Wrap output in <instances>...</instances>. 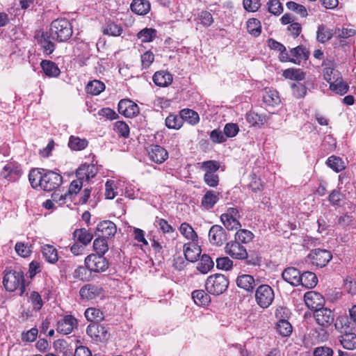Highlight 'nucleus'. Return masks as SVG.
<instances>
[{
    "mask_svg": "<svg viewBox=\"0 0 356 356\" xmlns=\"http://www.w3.org/2000/svg\"><path fill=\"white\" fill-rule=\"evenodd\" d=\"M29 179L33 188L40 187L45 191H51L60 186L63 177L60 175L44 169L33 170L29 175Z\"/></svg>",
    "mask_w": 356,
    "mask_h": 356,
    "instance_id": "nucleus-1",
    "label": "nucleus"
},
{
    "mask_svg": "<svg viewBox=\"0 0 356 356\" xmlns=\"http://www.w3.org/2000/svg\"><path fill=\"white\" fill-rule=\"evenodd\" d=\"M346 321L347 319L343 317L337 318L334 327L341 333L339 339L343 348L354 350L356 348V334L351 331L349 325H346L345 322Z\"/></svg>",
    "mask_w": 356,
    "mask_h": 356,
    "instance_id": "nucleus-2",
    "label": "nucleus"
},
{
    "mask_svg": "<svg viewBox=\"0 0 356 356\" xmlns=\"http://www.w3.org/2000/svg\"><path fill=\"white\" fill-rule=\"evenodd\" d=\"M49 33L51 39L65 42L72 36V27L68 20L58 19L51 22Z\"/></svg>",
    "mask_w": 356,
    "mask_h": 356,
    "instance_id": "nucleus-3",
    "label": "nucleus"
},
{
    "mask_svg": "<svg viewBox=\"0 0 356 356\" xmlns=\"http://www.w3.org/2000/svg\"><path fill=\"white\" fill-rule=\"evenodd\" d=\"M3 284L5 289L8 291H14L19 288L22 296L25 290L24 285V274L22 271H9L7 272L3 279Z\"/></svg>",
    "mask_w": 356,
    "mask_h": 356,
    "instance_id": "nucleus-4",
    "label": "nucleus"
},
{
    "mask_svg": "<svg viewBox=\"0 0 356 356\" xmlns=\"http://www.w3.org/2000/svg\"><path fill=\"white\" fill-rule=\"evenodd\" d=\"M228 285V280L225 275L216 274L207 278L205 287L209 293L218 296L222 294L227 289Z\"/></svg>",
    "mask_w": 356,
    "mask_h": 356,
    "instance_id": "nucleus-5",
    "label": "nucleus"
},
{
    "mask_svg": "<svg viewBox=\"0 0 356 356\" xmlns=\"http://www.w3.org/2000/svg\"><path fill=\"white\" fill-rule=\"evenodd\" d=\"M314 318L316 323L325 331L332 324L334 325V314L333 311L327 307H322L314 312Z\"/></svg>",
    "mask_w": 356,
    "mask_h": 356,
    "instance_id": "nucleus-6",
    "label": "nucleus"
},
{
    "mask_svg": "<svg viewBox=\"0 0 356 356\" xmlns=\"http://www.w3.org/2000/svg\"><path fill=\"white\" fill-rule=\"evenodd\" d=\"M332 257L328 250L318 248L310 251L306 257V261L317 267L323 268L328 264Z\"/></svg>",
    "mask_w": 356,
    "mask_h": 356,
    "instance_id": "nucleus-7",
    "label": "nucleus"
},
{
    "mask_svg": "<svg viewBox=\"0 0 356 356\" xmlns=\"http://www.w3.org/2000/svg\"><path fill=\"white\" fill-rule=\"evenodd\" d=\"M255 299L261 307L268 308L274 300L273 290L268 285L262 284L256 290Z\"/></svg>",
    "mask_w": 356,
    "mask_h": 356,
    "instance_id": "nucleus-8",
    "label": "nucleus"
},
{
    "mask_svg": "<svg viewBox=\"0 0 356 356\" xmlns=\"http://www.w3.org/2000/svg\"><path fill=\"white\" fill-rule=\"evenodd\" d=\"M85 264L87 269L95 273L105 271L108 267V262L103 255L91 254L86 257Z\"/></svg>",
    "mask_w": 356,
    "mask_h": 356,
    "instance_id": "nucleus-9",
    "label": "nucleus"
},
{
    "mask_svg": "<svg viewBox=\"0 0 356 356\" xmlns=\"http://www.w3.org/2000/svg\"><path fill=\"white\" fill-rule=\"evenodd\" d=\"M239 211L236 208L229 207L225 213L220 216V220L228 230H236L241 227L238 219Z\"/></svg>",
    "mask_w": 356,
    "mask_h": 356,
    "instance_id": "nucleus-10",
    "label": "nucleus"
},
{
    "mask_svg": "<svg viewBox=\"0 0 356 356\" xmlns=\"http://www.w3.org/2000/svg\"><path fill=\"white\" fill-rule=\"evenodd\" d=\"M225 250V252L233 259L243 260L248 258V252L245 248L238 241L228 242Z\"/></svg>",
    "mask_w": 356,
    "mask_h": 356,
    "instance_id": "nucleus-11",
    "label": "nucleus"
},
{
    "mask_svg": "<svg viewBox=\"0 0 356 356\" xmlns=\"http://www.w3.org/2000/svg\"><path fill=\"white\" fill-rule=\"evenodd\" d=\"M86 333L96 341H106L110 336L108 329L100 324H90L86 329Z\"/></svg>",
    "mask_w": 356,
    "mask_h": 356,
    "instance_id": "nucleus-12",
    "label": "nucleus"
},
{
    "mask_svg": "<svg viewBox=\"0 0 356 356\" xmlns=\"http://www.w3.org/2000/svg\"><path fill=\"white\" fill-rule=\"evenodd\" d=\"M304 301L307 307L314 312L321 308L325 302L324 298L319 293L314 291H308L305 294Z\"/></svg>",
    "mask_w": 356,
    "mask_h": 356,
    "instance_id": "nucleus-13",
    "label": "nucleus"
},
{
    "mask_svg": "<svg viewBox=\"0 0 356 356\" xmlns=\"http://www.w3.org/2000/svg\"><path fill=\"white\" fill-rule=\"evenodd\" d=\"M209 239L211 244L220 246L227 240L226 232L220 225H214L209 229Z\"/></svg>",
    "mask_w": 356,
    "mask_h": 356,
    "instance_id": "nucleus-14",
    "label": "nucleus"
},
{
    "mask_svg": "<svg viewBox=\"0 0 356 356\" xmlns=\"http://www.w3.org/2000/svg\"><path fill=\"white\" fill-rule=\"evenodd\" d=\"M77 320L71 315H67L57 323V331L63 334L71 333L77 327Z\"/></svg>",
    "mask_w": 356,
    "mask_h": 356,
    "instance_id": "nucleus-15",
    "label": "nucleus"
},
{
    "mask_svg": "<svg viewBox=\"0 0 356 356\" xmlns=\"http://www.w3.org/2000/svg\"><path fill=\"white\" fill-rule=\"evenodd\" d=\"M118 111L127 118H133L138 113L139 108L137 104L133 102L122 99L118 103Z\"/></svg>",
    "mask_w": 356,
    "mask_h": 356,
    "instance_id": "nucleus-16",
    "label": "nucleus"
},
{
    "mask_svg": "<svg viewBox=\"0 0 356 356\" xmlns=\"http://www.w3.org/2000/svg\"><path fill=\"white\" fill-rule=\"evenodd\" d=\"M147 151L149 159L154 163H162L168 158V152L160 145H151Z\"/></svg>",
    "mask_w": 356,
    "mask_h": 356,
    "instance_id": "nucleus-17",
    "label": "nucleus"
},
{
    "mask_svg": "<svg viewBox=\"0 0 356 356\" xmlns=\"http://www.w3.org/2000/svg\"><path fill=\"white\" fill-rule=\"evenodd\" d=\"M183 251L187 261L195 262L200 257L202 250L195 242H190L184 245Z\"/></svg>",
    "mask_w": 356,
    "mask_h": 356,
    "instance_id": "nucleus-18",
    "label": "nucleus"
},
{
    "mask_svg": "<svg viewBox=\"0 0 356 356\" xmlns=\"http://www.w3.org/2000/svg\"><path fill=\"white\" fill-rule=\"evenodd\" d=\"M97 232L100 233L99 236L109 238L114 236L117 232V227L112 221L104 220L97 225Z\"/></svg>",
    "mask_w": 356,
    "mask_h": 356,
    "instance_id": "nucleus-19",
    "label": "nucleus"
},
{
    "mask_svg": "<svg viewBox=\"0 0 356 356\" xmlns=\"http://www.w3.org/2000/svg\"><path fill=\"white\" fill-rule=\"evenodd\" d=\"M97 172V167L92 164H83L76 170V177L79 179L89 181Z\"/></svg>",
    "mask_w": 356,
    "mask_h": 356,
    "instance_id": "nucleus-20",
    "label": "nucleus"
},
{
    "mask_svg": "<svg viewBox=\"0 0 356 356\" xmlns=\"http://www.w3.org/2000/svg\"><path fill=\"white\" fill-rule=\"evenodd\" d=\"M102 288L95 284H86L81 288L79 294L83 299L92 300L102 294Z\"/></svg>",
    "mask_w": 356,
    "mask_h": 356,
    "instance_id": "nucleus-21",
    "label": "nucleus"
},
{
    "mask_svg": "<svg viewBox=\"0 0 356 356\" xmlns=\"http://www.w3.org/2000/svg\"><path fill=\"white\" fill-rule=\"evenodd\" d=\"M300 271L293 267H289L284 270L282 277L284 281L293 286H298L301 283Z\"/></svg>",
    "mask_w": 356,
    "mask_h": 356,
    "instance_id": "nucleus-22",
    "label": "nucleus"
},
{
    "mask_svg": "<svg viewBox=\"0 0 356 356\" xmlns=\"http://www.w3.org/2000/svg\"><path fill=\"white\" fill-rule=\"evenodd\" d=\"M43 257L50 264H56L58 261L57 249L52 245L45 244L41 247Z\"/></svg>",
    "mask_w": 356,
    "mask_h": 356,
    "instance_id": "nucleus-23",
    "label": "nucleus"
},
{
    "mask_svg": "<svg viewBox=\"0 0 356 356\" xmlns=\"http://www.w3.org/2000/svg\"><path fill=\"white\" fill-rule=\"evenodd\" d=\"M237 286L246 291H252L255 286V280L250 275H241L236 279Z\"/></svg>",
    "mask_w": 356,
    "mask_h": 356,
    "instance_id": "nucleus-24",
    "label": "nucleus"
},
{
    "mask_svg": "<svg viewBox=\"0 0 356 356\" xmlns=\"http://www.w3.org/2000/svg\"><path fill=\"white\" fill-rule=\"evenodd\" d=\"M219 200V193L209 190L202 199L201 204L205 209H211Z\"/></svg>",
    "mask_w": 356,
    "mask_h": 356,
    "instance_id": "nucleus-25",
    "label": "nucleus"
},
{
    "mask_svg": "<svg viewBox=\"0 0 356 356\" xmlns=\"http://www.w3.org/2000/svg\"><path fill=\"white\" fill-rule=\"evenodd\" d=\"M153 81L156 86L165 87L171 84L172 76L166 71L156 72L153 76Z\"/></svg>",
    "mask_w": 356,
    "mask_h": 356,
    "instance_id": "nucleus-26",
    "label": "nucleus"
},
{
    "mask_svg": "<svg viewBox=\"0 0 356 356\" xmlns=\"http://www.w3.org/2000/svg\"><path fill=\"white\" fill-rule=\"evenodd\" d=\"M264 102L270 106H275L280 103V97L277 90L273 88H266L263 95Z\"/></svg>",
    "mask_w": 356,
    "mask_h": 356,
    "instance_id": "nucleus-27",
    "label": "nucleus"
},
{
    "mask_svg": "<svg viewBox=\"0 0 356 356\" xmlns=\"http://www.w3.org/2000/svg\"><path fill=\"white\" fill-rule=\"evenodd\" d=\"M131 9L137 15H144L150 10V3L147 0H134Z\"/></svg>",
    "mask_w": 356,
    "mask_h": 356,
    "instance_id": "nucleus-28",
    "label": "nucleus"
},
{
    "mask_svg": "<svg viewBox=\"0 0 356 356\" xmlns=\"http://www.w3.org/2000/svg\"><path fill=\"white\" fill-rule=\"evenodd\" d=\"M73 234L74 238L85 246L90 243L93 238L92 234L85 228L76 229Z\"/></svg>",
    "mask_w": 356,
    "mask_h": 356,
    "instance_id": "nucleus-29",
    "label": "nucleus"
},
{
    "mask_svg": "<svg viewBox=\"0 0 356 356\" xmlns=\"http://www.w3.org/2000/svg\"><path fill=\"white\" fill-rule=\"evenodd\" d=\"M40 66L44 74L48 76L56 77L60 73V71L56 64L51 60H42L40 63Z\"/></svg>",
    "mask_w": 356,
    "mask_h": 356,
    "instance_id": "nucleus-30",
    "label": "nucleus"
},
{
    "mask_svg": "<svg viewBox=\"0 0 356 356\" xmlns=\"http://www.w3.org/2000/svg\"><path fill=\"white\" fill-rule=\"evenodd\" d=\"M50 33H42L38 38V42L46 54H51L55 48L54 44L50 40Z\"/></svg>",
    "mask_w": 356,
    "mask_h": 356,
    "instance_id": "nucleus-31",
    "label": "nucleus"
},
{
    "mask_svg": "<svg viewBox=\"0 0 356 356\" xmlns=\"http://www.w3.org/2000/svg\"><path fill=\"white\" fill-rule=\"evenodd\" d=\"M122 27L113 22H107L102 27V32L104 35L111 36H119L122 33Z\"/></svg>",
    "mask_w": 356,
    "mask_h": 356,
    "instance_id": "nucleus-32",
    "label": "nucleus"
},
{
    "mask_svg": "<svg viewBox=\"0 0 356 356\" xmlns=\"http://www.w3.org/2000/svg\"><path fill=\"white\" fill-rule=\"evenodd\" d=\"M300 279H301L300 284L308 289L314 287L318 282V279L316 275L309 271H306L302 274H300Z\"/></svg>",
    "mask_w": 356,
    "mask_h": 356,
    "instance_id": "nucleus-33",
    "label": "nucleus"
},
{
    "mask_svg": "<svg viewBox=\"0 0 356 356\" xmlns=\"http://www.w3.org/2000/svg\"><path fill=\"white\" fill-rule=\"evenodd\" d=\"M348 85L343 81L342 76L330 83V89L336 94L343 95L348 90Z\"/></svg>",
    "mask_w": 356,
    "mask_h": 356,
    "instance_id": "nucleus-34",
    "label": "nucleus"
},
{
    "mask_svg": "<svg viewBox=\"0 0 356 356\" xmlns=\"http://www.w3.org/2000/svg\"><path fill=\"white\" fill-rule=\"evenodd\" d=\"M214 263L212 259L207 254H203L197 264V270L203 274H207L213 267Z\"/></svg>",
    "mask_w": 356,
    "mask_h": 356,
    "instance_id": "nucleus-35",
    "label": "nucleus"
},
{
    "mask_svg": "<svg viewBox=\"0 0 356 356\" xmlns=\"http://www.w3.org/2000/svg\"><path fill=\"white\" fill-rule=\"evenodd\" d=\"M86 90L89 94L97 95L105 90V85L103 82L95 79L87 84Z\"/></svg>",
    "mask_w": 356,
    "mask_h": 356,
    "instance_id": "nucleus-36",
    "label": "nucleus"
},
{
    "mask_svg": "<svg viewBox=\"0 0 356 356\" xmlns=\"http://www.w3.org/2000/svg\"><path fill=\"white\" fill-rule=\"evenodd\" d=\"M179 232L186 239L191 240V242L197 241V234L188 223H181L179 227Z\"/></svg>",
    "mask_w": 356,
    "mask_h": 356,
    "instance_id": "nucleus-37",
    "label": "nucleus"
},
{
    "mask_svg": "<svg viewBox=\"0 0 356 356\" xmlns=\"http://www.w3.org/2000/svg\"><path fill=\"white\" fill-rule=\"evenodd\" d=\"M156 33L154 29L145 28L138 33L137 37L142 42H149L156 38Z\"/></svg>",
    "mask_w": 356,
    "mask_h": 356,
    "instance_id": "nucleus-38",
    "label": "nucleus"
},
{
    "mask_svg": "<svg viewBox=\"0 0 356 356\" xmlns=\"http://www.w3.org/2000/svg\"><path fill=\"white\" fill-rule=\"evenodd\" d=\"M165 125L169 129H179L183 125V119L179 115L170 114L165 119Z\"/></svg>",
    "mask_w": 356,
    "mask_h": 356,
    "instance_id": "nucleus-39",
    "label": "nucleus"
},
{
    "mask_svg": "<svg viewBox=\"0 0 356 356\" xmlns=\"http://www.w3.org/2000/svg\"><path fill=\"white\" fill-rule=\"evenodd\" d=\"M88 145V141L85 138L72 136L70 138L68 146L72 150L79 151L85 149Z\"/></svg>",
    "mask_w": 356,
    "mask_h": 356,
    "instance_id": "nucleus-40",
    "label": "nucleus"
},
{
    "mask_svg": "<svg viewBox=\"0 0 356 356\" xmlns=\"http://www.w3.org/2000/svg\"><path fill=\"white\" fill-rule=\"evenodd\" d=\"M183 122L186 121L191 124H196L199 122V115L197 112L185 108L180 111Z\"/></svg>",
    "mask_w": 356,
    "mask_h": 356,
    "instance_id": "nucleus-41",
    "label": "nucleus"
},
{
    "mask_svg": "<svg viewBox=\"0 0 356 356\" xmlns=\"http://www.w3.org/2000/svg\"><path fill=\"white\" fill-rule=\"evenodd\" d=\"M326 164L337 172L342 171L346 168L343 160L341 158L335 156H331L328 157L326 161Z\"/></svg>",
    "mask_w": 356,
    "mask_h": 356,
    "instance_id": "nucleus-42",
    "label": "nucleus"
},
{
    "mask_svg": "<svg viewBox=\"0 0 356 356\" xmlns=\"http://www.w3.org/2000/svg\"><path fill=\"white\" fill-rule=\"evenodd\" d=\"M192 298L197 305H206L210 302V297L203 290H196L192 293Z\"/></svg>",
    "mask_w": 356,
    "mask_h": 356,
    "instance_id": "nucleus-43",
    "label": "nucleus"
},
{
    "mask_svg": "<svg viewBox=\"0 0 356 356\" xmlns=\"http://www.w3.org/2000/svg\"><path fill=\"white\" fill-rule=\"evenodd\" d=\"M247 29L250 34L253 36H259L261 31V26L259 20L251 18L247 22Z\"/></svg>",
    "mask_w": 356,
    "mask_h": 356,
    "instance_id": "nucleus-44",
    "label": "nucleus"
},
{
    "mask_svg": "<svg viewBox=\"0 0 356 356\" xmlns=\"http://www.w3.org/2000/svg\"><path fill=\"white\" fill-rule=\"evenodd\" d=\"M246 120L252 126L263 125L266 122V118L264 115H259L255 112H249L246 115Z\"/></svg>",
    "mask_w": 356,
    "mask_h": 356,
    "instance_id": "nucleus-45",
    "label": "nucleus"
},
{
    "mask_svg": "<svg viewBox=\"0 0 356 356\" xmlns=\"http://www.w3.org/2000/svg\"><path fill=\"white\" fill-rule=\"evenodd\" d=\"M84 314L88 321H100L104 319L103 313L99 309L94 307L88 308Z\"/></svg>",
    "mask_w": 356,
    "mask_h": 356,
    "instance_id": "nucleus-46",
    "label": "nucleus"
},
{
    "mask_svg": "<svg viewBox=\"0 0 356 356\" xmlns=\"http://www.w3.org/2000/svg\"><path fill=\"white\" fill-rule=\"evenodd\" d=\"M94 250L99 255H103L108 251V247L104 238L99 236L93 242Z\"/></svg>",
    "mask_w": 356,
    "mask_h": 356,
    "instance_id": "nucleus-47",
    "label": "nucleus"
},
{
    "mask_svg": "<svg viewBox=\"0 0 356 356\" xmlns=\"http://www.w3.org/2000/svg\"><path fill=\"white\" fill-rule=\"evenodd\" d=\"M220 168L219 163L213 160L207 161L201 164V170L204 172V175L216 173Z\"/></svg>",
    "mask_w": 356,
    "mask_h": 356,
    "instance_id": "nucleus-48",
    "label": "nucleus"
},
{
    "mask_svg": "<svg viewBox=\"0 0 356 356\" xmlns=\"http://www.w3.org/2000/svg\"><path fill=\"white\" fill-rule=\"evenodd\" d=\"M283 75L286 79L301 81L305 79V73L300 69H287L284 71Z\"/></svg>",
    "mask_w": 356,
    "mask_h": 356,
    "instance_id": "nucleus-49",
    "label": "nucleus"
},
{
    "mask_svg": "<svg viewBox=\"0 0 356 356\" xmlns=\"http://www.w3.org/2000/svg\"><path fill=\"white\" fill-rule=\"evenodd\" d=\"M277 330L283 337L289 336L292 332V326L284 319H280L277 323Z\"/></svg>",
    "mask_w": 356,
    "mask_h": 356,
    "instance_id": "nucleus-50",
    "label": "nucleus"
},
{
    "mask_svg": "<svg viewBox=\"0 0 356 356\" xmlns=\"http://www.w3.org/2000/svg\"><path fill=\"white\" fill-rule=\"evenodd\" d=\"M291 58L296 60L297 59H307L309 56V52L302 46H298L291 50Z\"/></svg>",
    "mask_w": 356,
    "mask_h": 356,
    "instance_id": "nucleus-51",
    "label": "nucleus"
},
{
    "mask_svg": "<svg viewBox=\"0 0 356 356\" xmlns=\"http://www.w3.org/2000/svg\"><path fill=\"white\" fill-rule=\"evenodd\" d=\"M332 30L326 28L323 25L319 26L317 31V40L324 43L332 37Z\"/></svg>",
    "mask_w": 356,
    "mask_h": 356,
    "instance_id": "nucleus-52",
    "label": "nucleus"
},
{
    "mask_svg": "<svg viewBox=\"0 0 356 356\" xmlns=\"http://www.w3.org/2000/svg\"><path fill=\"white\" fill-rule=\"evenodd\" d=\"M253 234L247 229H240L235 235V241L239 243H247L252 241Z\"/></svg>",
    "mask_w": 356,
    "mask_h": 356,
    "instance_id": "nucleus-53",
    "label": "nucleus"
},
{
    "mask_svg": "<svg viewBox=\"0 0 356 356\" xmlns=\"http://www.w3.org/2000/svg\"><path fill=\"white\" fill-rule=\"evenodd\" d=\"M323 76L325 80H326L330 83L334 81V80H337V79H339L341 74L338 70H335L334 68L328 67L324 68Z\"/></svg>",
    "mask_w": 356,
    "mask_h": 356,
    "instance_id": "nucleus-54",
    "label": "nucleus"
},
{
    "mask_svg": "<svg viewBox=\"0 0 356 356\" xmlns=\"http://www.w3.org/2000/svg\"><path fill=\"white\" fill-rule=\"evenodd\" d=\"M15 250L17 254L22 257H27L31 254V247L24 242H17L15 244Z\"/></svg>",
    "mask_w": 356,
    "mask_h": 356,
    "instance_id": "nucleus-55",
    "label": "nucleus"
},
{
    "mask_svg": "<svg viewBox=\"0 0 356 356\" xmlns=\"http://www.w3.org/2000/svg\"><path fill=\"white\" fill-rule=\"evenodd\" d=\"M286 7L289 10L296 13L302 17H305L307 15V11L306 8L304 6L298 4L294 1L287 2Z\"/></svg>",
    "mask_w": 356,
    "mask_h": 356,
    "instance_id": "nucleus-56",
    "label": "nucleus"
},
{
    "mask_svg": "<svg viewBox=\"0 0 356 356\" xmlns=\"http://www.w3.org/2000/svg\"><path fill=\"white\" fill-rule=\"evenodd\" d=\"M267 5L268 11L275 15H280L283 12L282 3L279 0H270Z\"/></svg>",
    "mask_w": 356,
    "mask_h": 356,
    "instance_id": "nucleus-57",
    "label": "nucleus"
},
{
    "mask_svg": "<svg viewBox=\"0 0 356 356\" xmlns=\"http://www.w3.org/2000/svg\"><path fill=\"white\" fill-rule=\"evenodd\" d=\"M291 87L293 95L297 98L303 97L307 92L305 86L299 82L292 83Z\"/></svg>",
    "mask_w": 356,
    "mask_h": 356,
    "instance_id": "nucleus-58",
    "label": "nucleus"
},
{
    "mask_svg": "<svg viewBox=\"0 0 356 356\" xmlns=\"http://www.w3.org/2000/svg\"><path fill=\"white\" fill-rule=\"evenodd\" d=\"M250 183L248 187L254 192L260 191L263 189V184L260 178L257 177L255 175H251L250 176Z\"/></svg>",
    "mask_w": 356,
    "mask_h": 356,
    "instance_id": "nucleus-59",
    "label": "nucleus"
},
{
    "mask_svg": "<svg viewBox=\"0 0 356 356\" xmlns=\"http://www.w3.org/2000/svg\"><path fill=\"white\" fill-rule=\"evenodd\" d=\"M244 8L249 12H255L261 6V0H243Z\"/></svg>",
    "mask_w": 356,
    "mask_h": 356,
    "instance_id": "nucleus-60",
    "label": "nucleus"
},
{
    "mask_svg": "<svg viewBox=\"0 0 356 356\" xmlns=\"http://www.w3.org/2000/svg\"><path fill=\"white\" fill-rule=\"evenodd\" d=\"M115 129L116 131L122 136L127 138L129 134V126L122 121H117L115 123Z\"/></svg>",
    "mask_w": 356,
    "mask_h": 356,
    "instance_id": "nucleus-61",
    "label": "nucleus"
},
{
    "mask_svg": "<svg viewBox=\"0 0 356 356\" xmlns=\"http://www.w3.org/2000/svg\"><path fill=\"white\" fill-rule=\"evenodd\" d=\"M233 265V262L228 257H220L216 259V266L218 269L228 270Z\"/></svg>",
    "mask_w": 356,
    "mask_h": 356,
    "instance_id": "nucleus-62",
    "label": "nucleus"
},
{
    "mask_svg": "<svg viewBox=\"0 0 356 356\" xmlns=\"http://www.w3.org/2000/svg\"><path fill=\"white\" fill-rule=\"evenodd\" d=\"M239 131L238 127L236 124L228 123L225 126L224 134L227 137L235 136Z\"/></svg>",
    "mask_w": 356,
    "mask_h": 356,
    "instance_id": "nucleus-63",
    "label": "nucleus"
},
{
    "mask_svg": "<svg viewBox=\"0 0 356 356\" xmlns=\"http://www.w3.org/2000/svg\"><path fill=\"white\" fill-rule=\"evenodd\" d=\"M333 353V350L327 346H319L314 350V356H332Z\"/></svg>",
    "mask_w": 356,
    "mask_h": 356,
    "instance_id": "nucleus-64",
    "label": "nucleus"
}]
</instances>
